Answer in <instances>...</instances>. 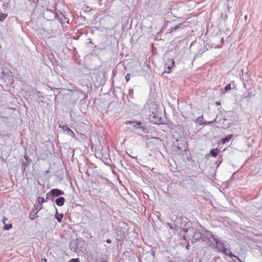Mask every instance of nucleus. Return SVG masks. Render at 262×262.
<instances>
[{
  "label": "nucleus",
  "mask_w": 262,
  "mask_h": 262,
  "mask_svg": "<svg viewBox=\"0 0 262 262\" xmlns=\"http://www.w3.org/2000/svg\"><path fill=\"white\" fill-rule=\"evenodd\" d=\"M189 247H190V245H189V244H188L187 245V246H186V249L187 250H189Z\"/></svg>",
  "instance_id": "nucleus-36"
},
{
  "label": "nucleus",
  "mask_w": 262,
  "mask_h": 262,
  "mask_svg": "<svg viewBox=\"0 0 262 262\" xmlns=\"http://www.w3.org/2000/svg\"><path fill=\"white\" fill-rule=\"evenodd\" d=\"M83 97L81 101H83L84 102L86 100L88 95L84 92L81 90H75L71 91V94L70 95V101L72 103L76 102L80 97Z\"/></svg>",
  "instance_id": "nucleus-3"
},
{
  "label": "nucleus",
  "mask_w": 262,
  "mask_h": 262,
  "mask_svg": "<svg viewBox=\"0 0 262 262\" xmlns=\"http://www.w3.org/2000/svg\"><path fill=\"white\" fill-rule=\"evenodd\" d=\"M64 16V15L61 11L59 12H56L55 14V18L57 19L58 21H59L61 23H62V17Z\"/></svg>",
  "instance_id": "nucleus-13"
},
{
  "label": "nucleus",
  "mask_w": 262,
  "mask_h": 262,
  "mask_svg": "<svg viewBox=\"0 0 262 262\" xmlns=\"http://www.w3.org/2000/svg\"><path fill=\"white\" fill-rule=\"evenodd\" d=\"M129 157H130L132 158H137V157H134L133 156H132L130 155H129Z\"/></svg>",
  "instance_id": "nucleus-39"
},
{
  "label": "nucleus",
  "mask_w": 262,
  "mask_h": 262,
  "mask_svg": "<svg viewBox=\"0 0 262 262\" xmlns=\"http://www.w3.org/2000/svg\"><path fill=\"white\" fill-rule=\"evenodd\" d=\"M232 261L233 262H240V261H237V260L236 261L235 259H232Z\"/></svg>",
  "instance_id": "nucleus-37"
},
{
  "label": "nucleus",
  "mask_w": 262,
  "mask_h": 262,
  "mask_svg": "<svg viewBox=\"0 0 262 262\" xmlns=\"http://www.w3.org/2000/svg\"><path fill=\"white\" fill-rule=\"evenodd\" d=\"M55 210H56V214L55 215V218L57 220V221L59 223H60L62 221L63 215L62 213H58L56 208H55Z\"/></svg>",
  "instance_id": "nucleus-15"
},
{
  "label": "nucleus",
  "mask_w": 262,
  "mask_h": 262,
  "mask_svg": "<svg viewBox=\"0 0 262 262\" xmlns=\"http://www.w3.org/2000/svg\"><path fill=\"white\" fill-rule=\"evenodd\" d=\"M125 80L126 82H128L130 78V74H127L125 76Z\"/></svg>",
  "instance_id": "nucleus-28"
},
{
  "label": "nucleus",
  "mask_w": 262,
  "mask_h": 262,
  "mask_svg": "<svg viewBox=\"0 0 262 262\" xmlns=\"http://www.w3.org/2000/svg\"><path fill=\"white\" fill-rule=\"evenodd\" d=\"M42 261H46V260H46V259L43 258V259H42Z\"/></svg>",
  "instance_id": "nucleus-40"
},
{
  "label": "nucleus",
  "mask_w": 262,
  "mask_h": 262,
  "mask_svg": "<svg viewBox=\"0 0 262 262\" xmlns=\"http://www.w3.org/2000/svg\"><path fill=\"white\" fill-rule=\"evenodd\" d=\"M233 137V134H230L228 136H226L225 137H224L223 138H222L221 139V142L223 144H224V143H226L227 142H228L229 141H230L231 140V139Z\"/></svg>",
  "instance_id": "nucleus-14"
},
{
  "label": "nucleus",
  "mask_w": 262,
  "mask_h": 262,
  "mask_svg": "<svg viewBox=\"0 0 262 262\" xmlns=\"http://www.w3.org/2000/svg\"><path fill=\"white\" fill-rule=\"evenodd\" d=\"M8 219L6 217H4L3 219V222L4 225V229L5 230H8L10 229L12 227V225L11 224H6V221H7Z\"/></svg>",
  "instance_id": "nucleus-12"
},
{
  "label": "nucleus",
  "mask_w": 262,
  "mask_h": 262,
  "mask_svg": "<svg viewBox=\"0 0 262 262\" xmlns=\"http://www.w3.org/2000/svg\"><path fill=\"white\" fill-rule=\"evenodd\" d=\"M174 64V62L173 60L171 59H168L166 62L165 72L169 73Z\"/></svg>",
  "instance_id": "nucleus-7"
},
{
  "label": "nucleus",
  "mask_w": 262,
  "mask_h": 262,
  "mask_svg": "<svg viewBox=\"0 0 262 262\" xmlns=\"http://www.w3.org/2000/svg\"><path fill=\"white\" fill-rule=\"evenodd\" d=\"M229 256L231 258H232V259H233V258H236V259L237 260V261H240V262H243V261L240 259V258H239L238 257L236 256V255H235L234 254H233L232 253H231L230 254V255Z\"/></svg>",
  "instance_id": "nucleus-25"
},
{
  "label": "nucleus",
  "mask_w": 262,
  "mask_h": 262,
  "mask_svg": "<svg viewBox=\"0 0 262 262\" xmlns=\"http://www.w3.org/2000/svg\"><path fill=\"white\" fill-rule=\"evenodd\" d=\"M37 213V212H35V211L34 210V209H33L31 210V211L30 212V214H29L30 219L31 220H34L35 218Z\"/></svg>",
  "instance_id": "nucleus-20"
},
{
  "label": "nucleus",
  "mask_w": 262,
  "mask_h": 262,
  "mask_svg": "<svg viewBox=\"0 0 262 262\" xmlns=\"http://www.w3.org/2000/svg\"><path fill=\"white\" fill-rule=\"evenodd\" d=\"M69 262H80L79 258H72Z\"/></svg>",
  "instance_id": "nucleus-29"
},
{
  "label": "nucleus",
  "mask_w": 262,
  "mask_h": 262,
  "mask_svg": "<svg viewBox=\"0 0 262 262\" xmlns=\"http://www.w3.org/2000/svg\"><path fill=\"white\" fill-rule=\"evenodd\" d=\"M210 155L212 157H216L218 155V149L214 148L210 150Z\"/></svg>",
  "instance_id": "nucleus-19"
},
{
  "label": "nucleus",
  "mask_w": 262,
  "mask_h": 262,
  "mask_svg": "<svg viewBox=\"0 0 262 262\" xmlns=\"http://www.w3.org/2000/svg\"><path fill=\"white\" fill-rule=\"evenodd\" d=\"M168 226L169 227L170 229H171V230H176V231H177V229H176V226L174 225V223L173 222V223H168Z\"/></svg>",
  "instance_id": "nucleus-26"
},
{
  "label": "nucleus",
  "mask_w": 262,
  "mask_h": 262,
  "mask_svg": "<svg viewBox=\"0 0 262 262\" xmlns=\"http://www.w3.org/2000/svg\"><path fill=\"white\" fill-rule=\"evenodd\" d=\"M215 104H216V105L218 106V105H220L221 104V103L219 101H216L215 102Z\"/></svg>",
  "instance_id": "nucleus-35"
},
{
  "label": "nucleus",
  "mask_w": 262,
  "mask_h": 262,
  "mask_svg": "<svg viewBox=\"0 0 262 262\" xmlns=\"http://www.w3.org/2000/svg\"><path fill=\"white\" fill-rule=\"evenodd\" d=\"M181 25V24H179V25H177L174 28H173L174 30H177L178 29L180 28V26Z\"/></svg>",
  "instance_id": "nucleus-32"
},
{
  "label": "nucleus",
  "mask_w": 262,
  "mask_h": 262,
  "mask_svg": "<svg viewBox=\"0 0 262 262\" xmlns=\"http://www.w3.org/2000/svg\"><path fill=\"white\" fill-rule=\"evenodd\" d=\"M24 158L26 161L23 162L21 165V169L23 171V173H24V172L26 171V167L31 162V159L28 156H25Z\"/></svg>",
  "instance_id": "nucleus-10"
},
{
  "label": "nucleus",
  "mask_w": 262,
  "mask_h": 262,
  "mask_svg": "<svg viewBox=\"0 0 262 262\" xmlns=\"http://www.w3.org/2000/svg\"><path fill=\"white\" fill-rule=\"evenodd\" d=\"M64 194L63 191L60 189L57 188L52 189L49 193H47V199L50 200L52 202H54V197H59V196H61V195Z\"/></svg>",
  "instance_id": "nucleus-4"
},
{
  "label": "nucleus",
  "mask_w": 262,
  "mask_h": 262,
  "mask_svg": "<svg viewBox=\"0 0 262 262\" xmlns=\"http://www.w3.org/2000/svg\"><path fill=\"white\" fill-rule=\"evenodd\" d=\"M252 95V92H248V94L247 96H245L244 98L246 99L248 98H250Z\"/></svg>",
  "instance_id": "nucleus-30"
},
{
  "label": "nucleus",
  "mask_w": 262,
  "mask_h": 262,
  "mask_svg": "<svg viewBox=\"0 0 262 262\" xmlns=\"http://www.w3.org/2000/svg\"><path fill=\"white\" fill-rule=\"evenodd\" d=\"M106 243H108V244H111V242H112V241L111 239H107L106 241Z\"/></svg>",
  "instance_id": "nucleus-34"
},
{
  "label": "nucleus",
  "mask_w": 262,
  "mask_h": 262,
  "mask_svg": "<svg viewBox=\"0 0 262 262\" xmlns=\"http://www.w3.org/2000/svg\"><path fill=\"white\" fill-rule=\"evenodd\" d=\"M77 247H78V244L76 242H71L70 244V245H69V248L70 249L73 251H76V250H77Z\"/></svg>",
  "instance_id": "nucleus-16"
},
{
  "label": "nucleus",
  "mask_w": 262,
  "mask_h": 262,
  "mask_svg": "<svg viewBox=\"0 0 262 262\" xmlns=\"http://www.w3.org/2000/svg\"><path fill=\"white\" fill-rule=\"evenodd\" d=\"M183 232L187 233L188 237L192 240V243L201 240L209 246L212 245L210 239L213 237V234L200 224L191 227L189 225L188 226V228L183 227Z\"/></svg>",
  "instance_id": "nucleus-1"
},
{
  "label": "nucleus",
  "mask_w": 262,
  "mask_h": 262,
  "mask_svg": "<svg viewBox=\"0 0 262 262\" xmlns=\"http://www.w3.org/2000/svg\"><path fill=\"white\" fill-rule=\"evenodd\" d=\"M211 238H212L213 241L216 244V248L218 249L220 252H222L223 249L225 248L224 246V244L221 242L217 238L216 236H214L213 235V237H211Z\"/></svg>",
  "instance_id": "nucleus-6"
},
{
  "label": "nucleus",
  "mask_w": 262,
  "mask_h": 262,
  "mask_svg": "<svg viewBox=\"0 0 262 262\" xmlns=\"http://www.w3.org/2000/svg\"><path fill=\"white\" fill-rule=\"evenodd\" d=\"M60 127H61L63 132L67 135L70 136L72 138H75V135L74 133L67 125H63L62 126H60Z\"/></svg>",
  "instance_id": "nucleus-9"
},
{
  "label": "nucleus",
  "mask_w": 262,
  "mask_h": 262,
  "mask_svg": "<svg viewBox=\"0 0 262 262\" xmlns=\"http://www.w3.org/2000/svg\"><path fill=\"white\" fill-rule=\"evenodd\" d=\"M222 252H223L225 255H227V256H229L230 255V254L232 253L229 249H226V248H225L224 249H223V250L222 251Z\"/></svg>",
  "instance_id": "nucleus-23"
},
{
  "label": "nucleus",
  "mask_w": 262,
  "mask_h": 262,
  "mask_svg": "<svg viewBox=\"0 0 262 262\" xmlns=\"http://www.w3.org/2000/svg\"><path fill=\"white\" fill-rule=\"evenodd\" d=\"M139 121H127L126 122H125V124L126 125H130V124H133V127H135V128H138V125H137V124H139Z\"/></svg>",
  "instance_id": "nucleus-17"
},
{
  "label": "nucleus",
  "mask_w": 262,
  "mask_h": 262,
  "mask_svg": "<svg viewBox=\"0 0 262 262\" xmlns=\"http://www.w3.org/2000/svg\"><path fill=\"white\" fill-rule=\"evenodd\" d=\"M42 208V205L38 203V205H34V209L36 212L38 213L39 211H40Z\"/></svg>",
  "instance_id": "nucleus-22"
},
{
  "label": "nucleus",
  "mask_w": 262,
  "mask_h": 262,
  "mask_svg": "<svg viewBox=\"0 0 262 262\" xmlns=\"http://www.w3.org/2000/svg\"><path fill=\"white\" fill-rule=\"evenodd\" d=\"M137 124L138 125V124ZM138 128H139V129L141 130L140 131V132L139 133V135H141L142 134L148 133H149V129L148 128V127L145 126V125H144L143 124V123L140 121H139Z\"/></svg>",
  "instance_id": "nucleus-8"
},
{
  "label": "nucleus",
  "mask_w": 262,
  "mask_h": 262,
  "mask_svg": "<svg viewBox=\"0 0 262 262\" xmlns=\"http://www.w3.org/2000/svg\"><path fill=\"white\" fill-rule=\"evenodd\" d=\"M221 41L222 42V43H223V38L221 39Z\"/></svg>",
  "instance_id": "nucleus-41"
},
{
  "label": "nucleus",
  "mask_w": 262,
  "mask_h": 262,
  "mask_svg": "<svg viewBox=\"0 0 262 262\" xmlns=\"http://www.w3.org/2000/svg\"><path fill=\"white\" fill-rule=\"evenodd\" d=\"M54 201L57 206L61 207L64 205V202L66 201V199H64V198L62 196H59L58 198H57Z\"/></svg>",
  "instance_id": "nucleus-11"
},
{
  "label": "nucleus",
  "mask_w": 262,
  "mask_h": 262,
  "mask_svg": "<svg viewBox=\"0 0 262 262\" xmlns=\"http://www.w3.org/2000/svg\"><path fill=\"white\" fill-rule=\"evenodd\" d=\"M183 238L185 239V235L183 236Z\"/></svg>",
  "instance_id": "nucleus-42"
},
{
  "label": "nucleus",
  "mask_w": 262,
  "mask_h": 262,
  "mask_svg": "<svg viewBox=\"0 0 262 262\" xmlns=\"http://www.w3.org/2000/svg\"><path fill=\"white\" fill-rule=\"evenodd\" d=\"M133 89L129 90V94L133 95Z\"/></svg>",
  "instance_id": "nucleus-33"
},
{
  "label": "nucleus",
  "mask_w": 262,
  "mask_h": 262,
  "mask_svg": "<svg viewBox=\"0 0 262 262\" xmlns=\"http://www.w3.org/2000/svg\"><path fill=\"white\" fill-rule=\"evenodd\" d=\"M30 2H34V0H28Z\"/></svg>",
  "instance_id": "nucleus-38"
},
{
  "label": "nucleus",
  "mask_w": 262,
  "mask_h": 262,
  "mask_svg": "<svg viewBox=\"0 0 262 262\" xmlns=\"http://www.w3.org/2000/svg\"><path fill=\"white\" fill-rule=\"evenodd\" d=\"M216 121V119H214V120L212 121H209V122H206V123L205 124H211L213 122H215Z\"/></svg>",
  "instance_id": "nucleus-31"
},
{
  "label": "nucleus",
  "mask_w": 262,
  "mask_h": 262,
  "mask_svg": "<svg viewBox=\"0 0 262 262\" xmlns=\"http://www.w3.org/2000/svg\"><path fill=\"white\" fill-rule=\"evenodd\" d=\"M204 118L203 115H202L197 118L196 119L195 122L199 123L200 125H203L204 124H206V122H203Z\"/></svg>",
  "instance_id": "nucleus-18"
},
{
  "label": "nucleus",
  "mask_w": 262,
  "mask_h": 262,
  "mask_svg": "<svg viewBox=\"0 0 262 262\" xmlns=\"http://www.w3.org/2000/svg\"><path fill=\"white\" fill-rule=\"evenodd\" d=\"M231 89V84L226 85L224 88L225 91H228Z\"/></svg>",
  "instance_id": "nucleus-27"
},
{
  "label": "nucleus",
  "mask_w": 262,
  "mask_h": 262,
  "mask_svg": "<svg viewBox=\"0 0 262 262\" xmlns=\"http://www.w3.org/2000/svg\"><path fill=\"white\" fill-rule=\"evenodd\" d=\"M7 16V14L1 13H0V21H3Z\"/></svg>",
  "instance_id": "nucleus-24"
},
{
  "label": "nucleus",
  "mask_w": 262,
  "mask_h": 262,
  "mask_svg": "<svg viewBox=\"0 0 262 262\" xmlns=\"http://www.w3.org/2000/svg\"><path fill=\"white\" fill-rule=\"evenodd\" d=\"M162 116V112L158 105L154 103H150L148 107L149 120L155 124H163Z\"/></svg>",
  "instance_id": "nucleus-2"
},
{
  "label": "nucleus",
  "mask_w": 262,
  "mask_h": 262,
  "mask_svg": "<svg viewBox=\"0 0 262 262\" xmlns=\"http://www.w3.org/2000/svg\"><path fill=\"white\" fill-rule=\"evenodd\" d=\"M48 199H47V198L46 199H44L43 198H42L40 196L38 197V198H37L38 203L42 205V204L44 202H47L48 201Z\"/></svg>",
  "instance_id": "nucleus-21"
},
{
  "label": "nucleus",
  "mask_w": 262,
  "mask_h": 262,
  "mask_svg": "<svg viewBox=\"0 0 262 262\" xmlns=\"http://www.w3.org/2000/svg\"><path fill=\"white\" fill-rule=\"evenodd\" d=\"M173 223L177 230L180 228H182L183 231V227L188 228V226H189L190 224H191L189 222H187L185 220L183 221V218L181 217H177L173 221Z\"/></svg>",
  "instance_id": "nucleus-5"
}]
</instances>
